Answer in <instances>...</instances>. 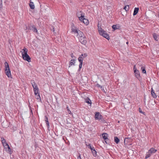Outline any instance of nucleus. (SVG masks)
<instances>
[{
	"mask_svg": "<svg viewBox=\"0 0 159 159\" xmlns=\"http://www.w3.org/2000/svg\"><path fill=\"white\" fill-rule=\"evenodd\" d=\"M98 29L100 34L103 37L105 38L107 40H109V36L108 34L106 33L104 31L101 27V25L99 23L98 25Z\"/></svg>",
	"mask_w": 159,
	"mask_h": 159,
	"instance_id": "1",
	"label": "nucleus"
},
{
	"mask_svg": "<svg viewBox=\"0 0 159 159\" xmlns=\"http://www.w3.org/2000/svg\"><path fill=\"white\" fill-rule=\"evenodd\" d=\"M23 51L22 52V57L25 60L30 62L31 61V58L29 55L27 54L28 50L27 48H24L22 50Z\"/></svg>",
	"mask_w": 159,
	"mask_h": 159,
	"instance_id": "2",
	"label": "nucleus"
},
{
	"mask_svg": "<svg viewBox=\"0 0 159 159\" xmlns=\"http://www.w3.org/2000/svg\"><path fill=\"white\" fill-rule=\"evenodd\" d=\"M5 73L8 77L12 78L11 71L9 68V65L7 62L4 63Z\"/></svg>",
	"mask_w": 159,
	"mask_h": 159,
	"instance_id": "3",
	"label": "nucleus"
},
{
	"mask_svg": "<svg viewBox=\"0 0 159 159\" xmlns=\"http://www.w3.org/2000/svg\"><path fill=\"white\" fill-rule=\"evenodd\" d=\"M79 34H79L78 38L79 41L82 44L84 45L85 44L87 43L86 39L84 38V36L83 33L81 31H80Z\"/></svg>",
	"mask_w": 159,
	"mask_h": 159,
	"instance_id": "4",
	"label": "nucleus"
},
{
	"mask_svg": "<svg viewBox=\"0 0 159 159\" xmlns=\"http://www.w3.org/2000/svg\"><path fill=\"white\" fill-rule=\"evenodd\" d=\"M31 83L34 89V94L36 96L38 94L39 91V88L38 87L37 85L34 82V80H31Z\"/></svg>",
	"mask_w": 159,
	"mask_h": 159,
	"instance_id": "5",
	"label": "nucleus"
},
{
	"mask_svg": "<svg viewBox=\"0 0 159 159\" xmlns=\"http://www.w3.org/2000/svg\"><path fill=\"white\" fill-rule=\"evenodd\" d=\"M2 144L3 146L6 149H7L6 151H7L8 153H10L11 151V149L8 144L6 143V142H3Z\"/></svg>",
	"mask_w": 159,
	"mask_h": 159,
	"instance_id": "6",
	"label": "nucleus"
},
{
	"mask_svg": "<svg viewBox=\"0 0 159 159\" xmlns=\"http://www.w3.org/2000/svg\"><path fill=\"white\" fill-rule=\"evenodd\" d=\"M95 118L96 120H100L102 119V116L99 112H97L95 114Z\"/></svg>",
	"mask_w": 159,
	"mask_h": 159,
	"instance_id": "7",
	"label": "nucleus"
},
{
	"mask_svg": "<svg viewBox=\"0 0 159 159\" xmlns=\"http://www.w3.org/2000/svg\"><path fill=\"white\" fill-rule=\"evenodd\" d=\"M83 59H84L82 57L80 56L78 58V61L80 63L79 65V69H80L82 68Z\"/></svg>",
	"mask_w": 159,
	"mask_h": 159,
	"instance_id": "8",
	"label": "nucleus"
},
{
	"mask_svg": "<svg viewBox=\"0 0 159 159\" xmlns=\"http://www.w3.org/2000/svg\"><path fill=\"white\" fill-rule=\"evenodd\" d=\"M72 31L74 32V33H77L78 34V36H79V34H79V32L80 31V30L78 31L76 27H75L74 26H73L71 29Z\"/></svg>",
	"mask_w": 159,
	"mask_h": 159,
	"instance_id": "9",
	"label": "nucleus"
},
{
	"mask_svg": "<svg viewBox=\"0 0 159 159\" xmlns=\"http://www.w3.org/2000/svg\"><path fill=\"white\" fill-rule=\"evenodd\" d=\"M157 151V150L155 149L154 148H151L148 151L149 153H150L152 155L154 153H155Z\"/></svg>",
	"mask_w": 159,
	"mask_h": 159,
	"instance_id": "10",
	"label": "nucleus"
},
{
	"mask_svg": "<svg viewBox=\"0 0 159 159\" xmlns=\"http://www.w3.org/2000/svg\"><path fill=\"white\" fill-rule=\"evenodd\" d=\"M151 94L153 98H156L157 97V96L154 92L153 89L152 88L151 89Z\"/></svg>",
	"mask_w": 159,
	"mask_h": 159,
	"instance_id": "11",
	"label": "nucleus"
},
{
	"mask_svg": "<svg viewBox=\"0 0 159 159\" xmlns=\"http://www.w3.org/2000/svg\"><path fill=\"white\" fill-rule=\"evenodd\" d=\"M75 63V60H71L70 61L69 64V67H70L71 66L74 65Z\"/></svg>",
	"mask_w": 159,
	"mask_h": 159,
	"instance_id": "12",
	"label": "nucleus"
},
{
	"mask_svg": "<svg viewBox=\"0 0 159 159\" xmlns=\"http://www.w3.org/2000/svg\"><path fill=\"white\" fill-rule=\"evenodd\" d=\"M139 8L138 7L135 8L133 13V15L135 16L136 15L138 12Z\"/></svg>",
	"mask_w": 159,
	"mask_h": 159,
	"instance_id": "13",
	"label": "nucleus"
},
{
	"mask_svg": "<svg viewBox=\"0 0 159 159\" xmlns=\"http://www.w3.org/2000/svg\"><path fill=\"white\" fill-rule=\"evenodd\" d=\"M29 5L31 9H34V8L35 7L33 2H30V3H29Z\"/></svg>",
	"mask_w": 159,
	"mask_h": 159,
	"instance_id": "14",
	"label": "nucleus"
},
{
	"mask_svg": "<svg viewBox=\"0 0 159 159\" xmlns=\"http://www.w3.org/2000/svg\"><path fill=\"white\" fill-rule=\"evenodd\" d=\"M135 73V75L137 78H139L140 77V74L139 71L137 70L136 71L134 72Z\"/></svg>",
	"mask_w": 159,
	"mask_h": 159,
	"instance_id": "15",
	"label": "nucleus"
},
{
	"mask_svg": "<svg viewBox=\"0 0 159 159\" xmlns=\"http://www.w3.org/2000/svg\"><path fill=\"white\" fill-rule=\"evenodd\" d=\"M79 20H80L82 22L83 21V20L84 19V15L81 14V16L78 17Z\"/></svg>",
	"mask_w": 159,
	"mask_h": 159,
	"instance_id": "16",
	"label": "nucleus"
},
{
	"mask_svg": "<svg viewBox=\"0 0 159 159\" xmlns=\"http://www.w3.org/2000/svg\"><path fill=\"white\" fill-rule=\"evenodd\" d=\"M83 22L86 25H88L89 24V20L86 18H84Z\"/></svg>",
	"mask_w": 159,
	"mask_h": 159,
	"instance_id": "17",
	"label": "nucleus"
},
{
	"mask_svg": "<svg viewBox=\"0 0 159 159\" xmlns=\"http://www.w3.org/2000/svg\"><path fill=\"white\" fill-rule=\"evenodd\" d=\"M153 36L154 39L156 41H157L158 40V39H157L158 35L157 34H156V33L153 34Z\"/></svg>",
	"mask_w": 159,
	"mask_h": 159,
	"instance_id": "18",
	"label": "nucleus"
},
{
	"mask_svg": "<svg viewBox=\"0 0 159 159\" xmlns=\"http://www.w3.org/2000/svg\"><path fill=\"white\" fill-rule=\"evenodd\" d=\"M112 27V29L113 30H115L117 29H119V27L116 25H113Z\"/></svg>",
	"mask_w": 159,
	"mask_h": 159,
	"instance_id": "19",
	"label": "nucleus"
},
{
	"mask_svg": "<svg viewBox=\"0 0 159 159\" xmlns=\"http://www.w3.org/2000/svg\"><path fill=\"white\" fill-rule=\"evenodd\" d=\"M31 28H32V30L34 32H36V33H38V30L34 25H32L31 26Z\"/></svg>",
	"mask_w": 159,
	"mask_h": 159,
	"instance_id": "20",
	"label": "nucleus"
},
{
	"mask_svg": "<svg viewBox=\"0 0 159 159\" xmlns=\"http://www.w3.org/2000/svg\"><path fill=\"white\" fill-rule=\"evenodd\" d=\"M114 141L115 143L117 144L120 142V139L118 138L117 137H114Z\"/></svg>",
	"mask_w": 159,
	"mask_h": 159,
	"instance_id": "21",
	"label": "nucleus"
},
{
	"mask_svg": "<svg viewBox=\"0 0 159 159\" xmlns=\"http://www.w3.org/2000/svg\"><path fill=\"white\" fill-rule=\"evenodd\" d=\"M108 134L106 133H103L102 134V136L104 139L106 140V139L107 138Z\"/></svg>",
	"mask_w": 159,
	"mask_h": 159,
	"instance_id": "22",
	"label": "nucleus"
},
{
	"mask_svg": "<svg viewBox=\"0 0 159 159\" xmlns=\"http://www.w3.org/2000/svg\"><path fill=\"white\" fill-rule=\"evenodd\" d=\"M91 151L92 152L93 155L95 157H96L97 156V152L95 149H94L93 150Z\"/></svg>",
	"mask_w": 159,
	"mask_h": 159,
	"instance_id": "23",
	"label": "nucleus"
},
{
	"mask_svg": "<svg viewBox=\"0 0 159 159\" xmlns=\"http://www.w3.org/2000/svg\"><path fill=\"white\" fill-rule=\"evenodd\" d=\"M151 154L150 153H149V152L148 151V152H147L146 156H145V159H147L149 157L151 156Z\"/></svg>",
	"mask_w": 159,
	"mask_h": 159,
	"instance_id": "24",
	"label": "nucleus"
},
{
	"mask_svg": "<svg viewBox=\"0 0 159 159\" xmlns=\"http://www.w3.org/2000/svg\"><path fill=\"white\" fill-rule=\"evenodd\" d=\"M85 102L89 104H91V101L89 98H87L85 100Z\"/></svg>",
	"mask_w": 159,
	"mask_h": 159,
	"instance_id": "25",
	"label": "nucleus"
},
{
	"mask_svg": "<svg viewBox=\"0 0 159 159\" xmlns=\"http://www.w3.org/2000/svg\"><path fill=\"white\" fill-rule=\"evenodd\" d=\"M80 56H81L84 59V58H85L86 57H87V55L86 53H84L83 54H82L80 55Z\"/></svg>",
	"mask_w": 159,
	"mask_h": 159,
	"instance_id": "26",
	"label": "nucleus"
},
{
	"mask_svg": "<svg viewBox=\"0 0 159 159\" xmlns=\"http://www.w3.org/2000/svg\"><path fill=\"white\" fill-rule=\"evenodd\" d=\"M129 8V6L128 5L125 6L124 8V9L126 11H128Z\"/></svg>",
	"mask_w": 159,
	"mask_h": 159,
	"instance_id": "27",
	"label": "nucleus"
},
{
	"mask_svg": "<svg viewBox=\"0 0 159 159\" xmlns=\"http://www.w3.org/2000/svg\"><path fill=\"white\" fill-rule=\"evenodd\" d=\"M88 146L89 148L91 150V151L94 149L93 147H92L91 144H89Z\"/></svg>",
	"mask_w": 159,
	"mask_h": 159,
	"instance_id": "28",
	"label": "nucleus"
},
{
	"mask_svg": "<svg viewBox=\"0 0 159 159\" xmlns=\"http://www.w3.org/2000/svg\"><path fill=\"white\" fill-rule=\"evenodd\" d=\"M38 94V95H37V96H36V98L37 100L40 101L41 99H40V95L39 93Z\"/></svg>",
	"mask_w": 159,
	"mask_h": 159,
	"instance_id": "29",
	"label": "nucleus"
},
{
	"mask_svg": "<svg viewBox=\"0 0 159 159\" xmlns=\"http://www.w3.org/2000/svg\"><path fill=\"white\" fill-rule=\"evenodd\" d=\"M141 69L142 70L143 73H146V71L145 68H143V67H141Z\"/></svg>",
	"mask_w": 159,
	"mask_h": 159,
	"instance_id": "30",
	"label": "nucleus"
},
{
	"mask_svg": "<svg viewBox=\"0 0 159 159\" xmlns=\"http://www.w3.org/2000/svg\"><path fill=\"white\" fill-rule=\"evenodd\" d=\"M104 141L106 143L109 144V141L108 139V138H107V139H106V140L104 139Z\"/></svg>",
	"mask_w": 159,
	"mask_h": 159,
	"instance_id": "31",
	"label": "nucleus"
},
{
	"mask_svg": "<svg viewBox=\"0 0 159 159\" xmlns=\"http://www.w3.org/2000/svg\"><path fill=\"white\" fill-rule=\"evenodd\" d=\"M2 0H0V10L2 7Z\"/></svg>",
	"mask_w": 159,
	"mask_h": 159,
	"instance_id": "32",
	"label": "nucleus"
},
{
	"mask_svg": "<svg viewBox=\"0 0 159 159\" xmlns=\"http://www.w3.org/2000/svg\"><path fill=\"white\" fill-rule=\"evenodd\" d=\"M66 109L68 111V112L69 114H71V111L70 110L69 108L68 107H66Z\"/></svg>",
	"mask_w": 159,
	"mask_h": 159,
	"instance_id": "33",
	"label": "nucleus"
},
{
	"mask_svg": "<svg viewBox=\"0 0 159 159\" xmlns=\"http://www.w3.org/2000/svg\"><path fill=\"white\" fill-rule=\"evenodd\" d=\"M139 112H140V113H141L142 114H144V112H143L141 110V109L139 108Z\"/></svg>",
	"mask_w": 159,
	"mask_h": 159,
	"instance_id": "34",
	"label": "nucleus"
},
{
	"mask_svg": "<svg viewBox=\"0 0 159 159\" xmlns=\"http://www.w3.org/2000/svg\"><path fill=\"white\" fill-rule=\"evenodd\" d=\"M133 69H134V72L137 70V69L136 68V66L135 65H134V66Z\"/></svg>",
	"mask_w": 159,
	"mask_h": 159,
	"instance_id": "35",
	"label": "nucleus"
},
{
	"mask_svg": "<svg viewBox=\"0 0 159 159\" xmlns=\"http://www.w3.org/2000/svg\"><path fill=\"white\" fill-rule=\"evenodd\" d=\"M46 123L47 126L48 127L49 126V122L48 121V120H47V121H46Z\"/></svg>",
	"mask_w": 159,
	"mask_h": 159,
	"instance_id": "36",
	"label": "nucleus"
},
{
	"mask_svg": "<svg viewBox=\"0 0 159 159\" xmlns=\"http://www.w3.org/2000/svg\"><path fill=\"white\" fill-rule=\"evenodd\" d=\"M77 159H82L81 158L80 155H79V156L78 157Z\"/></svg>",
	"mask_w": 159,
	"mask_h": 159,
	"instance_id": "37",
	"label": "nucleus"
},
{
	"mask_svg": "<svg viewBox=\"0 0 159 159\" xmlns=\"http://www.w3.org/2000/svg\"><path fill=\"white\" fill-rule=\"evenodd\" d=\"M71 56L73 58L74 57H75L74 56V55L73 53H71Z\"/></svg>",
	"mask_w": 159,
	"mask_h": 159,
	"instance_id": "38",
	"label": "nucleus"
},
{
	"mask_svg": "<svg viewBox=\"0 0 159 159\" xmlns=\"http://www.w3.org/2000/svg\"><path fill=\"white\" fill-rule=\"evenodd\" d=\"M47 120H48V117L46 116H45V122L47 121Z\"/></svg>",
	"mask_w": 159,
	"mask_h": 159,
	"instance_id": "39",
	"label": "nucleus"
},
{
	"mask_svg": "<svg viewBox=\"0 0 159 159\" xmlns=\"http://www.w3.org/2000/svg\"><path fill=\"white\" fill-rule=\"evenodd\" d=\"M2 143H3V142H6L5 140L4 139H2Z\"/></svg>",
	"mask_w": 159,
	"mask_h": 159,
	"instance_id": "40",
	"label": "nucleus"
},
{
	"mask_svg": "<svg viewBox=\"0 0 159 159\" xmlns=\"http://www.w3.org/2000/svg\"><path fill=\"white\" fill-rule=\"evenodd\" d=\"M52 32L54 33H55L54 32H55V30H54V28H53L52 29Z\"/></svg>",
	"mask_w": 159,
	"mask_h": 159,
	"instance_id": "41",
	"label": "nucleus"
},
{
	"mask_svg": "<svg viewBox=\"0 0 159 159\" xmlns=\"http://www.w3.org/2000/svg\"><path fill=\"white\" fill-rule=\"evenodd\" d=\"M129 138H126L125 139V140L126 139H128Z\"/></svg>",
	"mask_w": 159,
	"mask_h": 159,
	"instance_id": "42",
	"label": "nucleus"
},
{
	"mask_svg": "<svg viewBox=\"0 0 159 159\" xmlns=\"http://www.w3.org/2000/svg\"><path fill=\"white\" fill-rule=\"evenodd\" d=\"M126 43L127 44H128V42H127Z\"/></svg>",
	"mask_w": 159,
	"mask_h": 159,
	"instance_id": "43",
	"label": "nucleus"
},
{
	"mask_svg": "<svg viewBox=\"0 0 159 159\" xmlns=\"http://www.w3.org/2000/svg\"><path fill=\"white\" fill-rule=\"evenodd\" d=\"M158 98H159V96Z\"/></svg>",
	"mask_w": 159,
	"mask_h": 159,
	"instance_id": "44",
	"label": "nucleus"
}]
</instances>
